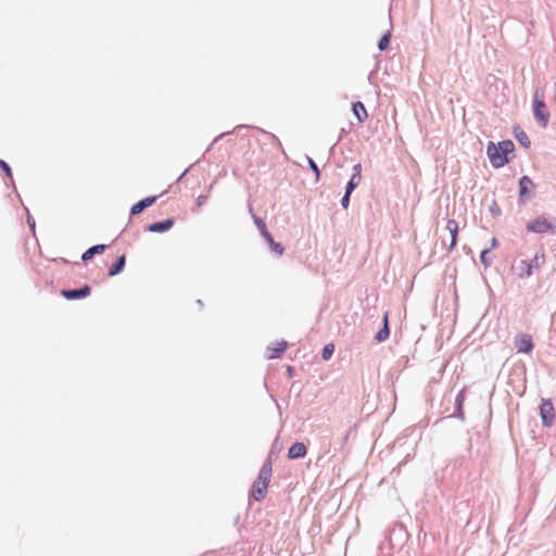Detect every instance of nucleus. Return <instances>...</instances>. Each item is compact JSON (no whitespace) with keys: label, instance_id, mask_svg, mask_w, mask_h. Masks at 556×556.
<instances>
[{"label":"nucleus","instance_id":"nucleus-34","mask_svg":"<svg viewBox=\"0 0 556 556\" xmlns=\"http://www.w3.org/2000/svg\"><path fill=\"white\" fill-rule=\"evenodd\" d=\"M229 134H230V131H226V132L220 134L218 137H216V138L213 140V142L208 146V148L206 149V151H208V150L212 148V146H213L215 142H217V141H218V139H220V138H223V137H225V136H227V135H229Z\"/></svg>","mask_w":556,"mask_h":556},{"label":"nucleus","instance_id":"nucleus-4","mask_svg":"<svg viewBox=\"0 0 556 556\" xmlns=\"http://www.w3.org/2000/svg\"><path fill=\"white\" fill-rule=\"evenodd\" d=\"M532 112L538 124L545 128L548 125L551 115L544 100V94L539 89L533 93Z\"/></svg>","mask_w":556,"mask_h":556},{"label":"nucleus","instance_id":"nucleus-9","mask_svg":"<svg viewBox=\"0 0 556 556\" xmlns=\"http://www.w3.org/2000/svg\"><path fill=\"white\" fill-rule=\"evenodd\" d=\"M60 294L67 301L83 300L91 294V287L85 283L79 288L62 289Z\"/></svg>","mask_w":556,"mask_h":556},{"label":"nucleus","instance_id":"nucleus-5","mask_svg":"<svg viewBox=\"0 0 556 556\" xmlns=\"http://www.w3.org/2000/svg\"><path fill=\"white\" fill-rule=\"evenodd\" d=\"M526 230L538 235H556V218L549 220L545 215H540L527 223Z\"/></svg>","mask_w":556,"mask_h":556},{"label":"nucleus","instance_id":"nucleus-27","mask_svg":"<svg viewBox=\"0 0 556 556\" xmlns=\"http://www.w3.org/2000/svg\"><path fill=\"white\" fill-rule=\"evenodd\" d=\"M334 353V345L332 343H328L326 345H324L323 350H321V359L324 361H329L332 355Z\"/></svg>","mask_w":556,"mask_h":556},{"label":"nucleus","instance_id":"nucleus-23","mask_svg":"<svg viewBox=\"0 0 556 556\" xmlns=\"http://www.w3.org/2000/svg\"><path fill=\"white\" fill-rule=\"evenodd\" d=\"M480 262L482 263L483 267L486 269L489 268L493 263V256L491 255V249H483L480 253Z\"/></svg>","mask_w":556,"mask_h":556},{"label":"nucleus","instance_id":"nucleus-1","mask_svg":"<svg viewBox=\"0 0 556 556\" xmlns=\"http://www.w3.org/2000/svg\"><path fill=\"white\" fill-rule=\"evenodd\" d=\"M515 151V143L510 139L502 140L497 143L489 141L486 144V155L491 165L498 169L509 163V154Z\"/></svg>","mask_w":556,"mask_h":556},{"label":"nucleus","instance_id":"nucleus-26","mask_svg":"<svg viewBox=\"0 0 556 556\" xmlns=\"http://www.w3.org/2000/svg\"><path fill=\"white\" fill-rule=\"evenodd\" d=\"M306 161L309 169L314 173L315 180L318 181L321 176L320 168L318 167L317 163L308 155H306Z\"/></svg>","mask_w":556,"mask_h":556},{"label":"nucleus","instance_id":"nucleus-35","mask_svg":"<svg viewBox=\"0 0 556 556\" xmlns=\"http://www.w3.org/2000/svg\"><path fill=\"white\" fill-rule=\"evenodd\" d=\"M286 372H287L288 377L292 378L294 376V374H295V369H294L293 366L288 365Z\"/></svg>","mask_w":556,"mask_h":556},{"label":"nucleus","instance_id":"nucleus-20","mask_svg":"<svg viewBox=\"0 0 556 556\" xmlns=\"http://www.w3.org/2000/svg\"><path fill=\"white\" fill-rule=\"evenodd\" d=\"M446 228L451 235V242L448 247V251H452L457 244V235H458V223L455 219H448L446 224Z\"/></svg>","mask_w":556,"mask_h":556},{"label":"nucleus","instance_id":"nucleus-15","mask_svg":"<svg viewBox=\"0 0 556 556\" xmlns=\"http://www.w3.org/2000/svg\"><path fill=\"white\" fill-rule=\"evenodd\" d=\"M287 348H288V342L285 340L277 342L274 346H267L268 354L266 355V358L267 359L280 358Z\"/></svg>","mask_w":556,"mask_h":556},{"label":"nucleus","instance_id":"nucleus-30","mask_svg":"<svg viewBox=\"0 0 556 556\" xmlns=\"http://www.w3.org/2000/svg\"><path fill=\"white\" fill-rule=\"evenodd\" d=\"M351 195H352V193L344 191V193L340 200V204H341L342 208H344V210L349 208L350 202H351Z\"/></svg>","mask_w":556,"mask_h":556},{"label":"nucleus","instance_id":"nucleus-21","mask_svg":"<svg viewBox=\"0 0 556 556\" xmlns=\"http://www.w3.org/2000/svg\"><path fill=\"white\" fill-rule=\"evenodd\" d=\"M0 169L2 170L4 176L8 179H10L12 188L16 191V186H15V181L13 178V172H12L10 164L8 162H5L4 160L0 159Z\"/></svg>","mask_w":556,"mask_h":556},{"label":"nucleus","instance_id":"nucleus-31","mask_svg":"<svg viewBox=\"0 0 556 556\" xmlns=\"http://www.w3.org/2000/svg\"><path fill=\"white\" fill-rule=\"evenodd\" d=\"M27 225L29 227V229L35 232V228H36V222H35V218L30 215V213L27 211Z\"/></svg>","mask_w":556,"mask_h":556},{"label":"nucleus","instance_id":"nucleus-39","mask_svg":"<svg viewBox=\"0 0 556 556\" xmlns=\"http://www.w3.org/2000/svg\"><path fill=\"white\" fill-rule=\"evenodd\" d=\"M248 128H252V126H249V125H245V124H241V125L236 126L235 129H239L240 130V129H248Z\"/></svg>","mask_w":556,"mask_h":556},{"label":"nucleus","instance_id":"nucleus-28","mask_svg":"<svg viewBox=\"0 0 556 556\" xmlns=\"http://www.w3.org/2000/svg\"><path fill=\"white\" fill-rule=\"evenodd\" d=\"M489 212L493 218H498L502 215V210L496 200H493L489 206Z\"/></svg>","mask_w":556,"mask_h":556},{"label":"nucleus","instance_id":"nucleus-13","mask_svg":"<svg viewBox=\"0 0 556 556\" xmlns=\"http://www.w3.org/2000/svg\"><path fill=\"white\" fill-rule=\"evenodd\" d=\"M515 345L518 353H530L534 348L531 336L527 333L518 334Z\"/></svg>","mask_w":556,"mask_h":556},{"label":"nucleus","instance_id":"nucleus-29","mask_svg":"<svg viewBox=\"0 0 556 556\" xmlns=\"http://www.w3.org/2000/svg\"><path fill=\"white\" fill-rule=\"evenodd\" d=\"M260 131H261L262 134L266 135V136L271 140V143H273V144H274L278 150H281V151H282V144H281V142H280L279 138H278L276 135H274V134H271V132H268V131H266V130H264V129H260Z\"/></svg>","mask_w":556,"mask_h":556},{"label":"nucleus","instance_id":"nucleus-7","mask_svg":"<svg viewBox=\"0 0 556 556\" xmlns=\"http://www.w3.org/2000/svg\"><path fill=\"white\" fill-rule=\"evenodd\" d=\"M534 186L533 180L528 175H522L518 180V204L526 205L530 200L535 197V193L531 190Z\"/></svg>","mask_w":556,"mask_h":556},{"label":"nucleus","instance_id":"nucleus-25","mask_svg":"<svg viewBox=\"0 0 556 556\" xmlns=\"http://www.w3.org/2000/svg\"><path fill=\"white\" fill-rule=\"evenodd\" d=\"M391 41V30H387L378 40L377 47L380 51H384L389 48Z\"/></svg>","mask_w":556,"mask_h":556},{"label":"nucleus","instance_id":"nucleus-17","mask_svg":"<svg viewBox=\"0 0 556 556\" xmlns=\"http://www.w3.org/2000/svg\"><path fill=\"white\" fill-rule=\"evenodd\" d=\"M106 250V244L99 243L91 245L81 254V261L88 262L92 260L96 255L102 254Z\"/></svg>","mask_w":556,"mask_h":556},{"label":"nucleus","instance_id":"nucleus-11","mask_svg":"<svg viewBox=\"0 0 556 556\" xmlns=\"http://www.w3.org/2000/svg\"><path fill=\"white\" fill-rule=\"evenodd\" d=\"M175 219L168 217L162 220L150 223L146 226L144 230L148 232L164 233L173 228Z\"/></svg>","mask_w":556,"mask_h":556},{"label":"nucleus","instance_id":"nucleus-33","mask_svg":"<svg viewBox=\"0 0 556 556\" xmlns=\"http://www.w3.org/2000/svg\"><path fill=\"white\" fill-rule=\"evenodd\" d=\"M207 198L208 197L206 194H200L195 200L197 205L202 206L207 201Z\"/></svg>","mask_w":556,"mask_h":556},{"label":"nucleus","instance_id":"nucleus-16","mask_svg":"<svg viewBox=\"0 0 556 556\" xmlns=\"http://www.w3.org/2000/svg\"><path fill=\"white\" fill-rule=\"evenodd\" d=\"M126 266V255L122 254L116 257V260L113 262V264L108 269V276L114 277L119 275Z\"/></svg>","mask_w":556,"mask_h":556},{"label":"nucleus","instance_id":"nucleus-18","mask_svg":"<svg viewBox=\"0 0 556 556\" xmlns=\"http://www.w3.org/2000/svg\"><path fill=\"white\" fill-rule=\"evenodd\" d=\"M352 112L358 123H364L368 118V112L366 106L362 101H356L352 103Z\"/></svg>","mask_w":556,"mask_h":556},{"label":"nucleus","instance_id":"nucleus-10","mask_svg":"<svg viewBox=\"0 0 556 556\" xmlns=\"http://www.w3.org/2000/svg\"><path fill=\"white\" fill-rule=\"evenodd\" d=\"M466 390L467 388L464 387L457 392L454 401V412L448 415L447 418H455L462 421L465 420L464 403L466 400Z\"/></svg>","mask_w":556,"mask_h":556},{"label":"nucleus","instance_id":"nucleus-22","mask_svg":"<svg viewBox=\"0 0 556 556\" xmlns=\"http://www.w3.org/2000/svg\"><path fill=\"white\" fill-rule=\"evenodd\" d=\"M390 325H382L381 328L376 332L375 340L378 343L384 342L390 337Z\"/></svg>","mask_w":556,"mask_h":556},{"label":"nucleus","instance_id":"nucleus-12","mask_svg":"<svg viewBox=\"0 0 556 556\" xmlns=\"http://www.w3.org/2000/svg\"><path fill=\"white\" fill-rule=\"evenodd\" d=\"M156 200H157V195H149V197H146V198L139 200L130 207V211H129L130 216L139 215L146 208L153 205L156 202Z\"/></svg>","mask_w":556,"mask_h":556},{"label":"nucleus","instance_id":"nucleus-37","mask_svg":"<svg viewBox=\"0 0 556 556\" xmlns=\"http://www.w3.org/2000/svg\"><path fill=\"white\" fill-rule=\"evenodd\" d=\"M497 247H498V241H497V239L495 237H493L491 239V244H490V247L488 249H491V251H492L493 249H495Z\"/></svg>","mask_w":556,"mask_h":556},{"label":"nucleus","instance_id":"nucleus-32","mask_svg":"<svg viewBox=\"0 0 556 556\" xmlns=\"http://www.w3.org/2000/svg\"><path fill=\"white\" fill-rule=\"evenodd\" d=\"M352 176H362V164L361 163H356L354 166H353V174Z\"/></svg>","mask_w":556,"mask_h":556},{"label":"nucleus","instance_id":"nucleus-38","mask_svg":"<svg viewBox=\"0 0 556 556\" xmlns=\"http://www.w3.org/2000/svg\"><path fill=\"white\" fill-rule=\"evenodd\" d=\"M382 325H389V313L386 312L382 317Z\"/></svg>","mask_w":556,"mask_h":556},{"label":"nucleus","instance_id":"nucleus-8","mask_svg":"<svg viewBox=\"0 0 556 556\" xmlns=\"http://www.w3.org/2000/svg\"><path fill=\"white\" fill-rule=\"evenodd\" d=\"M539 415L541 417L542 426L545 428L552 427L555 420V409L551 399H542L539 406Z\"/></svg>","mask_w":556,"mask_h":556},{"label":"nucleus","instance_id":"nucleus-24","mask_svg":"<svg viewBox=\"0 0 556 556\" xmlns=\"http://www.w3.org/2000/svg\"><path fill=\"white\" fill-rule=\"evenodd\" d=\"M361 180H362V176H358V177L351 176L345 185L344 191L349 192V193H353L354 190L359 186Z\"/></svg>","mask_w":556,"mask_h":556},{"label":"nucleus","instance_id":"nucleus-2","mask_svg":"<svg viewBox=\"0 0 556 556\" xmlns=\"http://www.w3.org/2000/svg\"><path fill=\"white\" fill-rule=\"evenodd\" d=\"M271 475H273V462H271V457L268 456L264 460V463L260 469V472L257 475L256 480L251 485V489L249 492V496L251 500H253L254 502H262L265 498L267 490H268V485L270 482Z\"/></svg>","mask_w":556,"mask_h":556},{"label":"nucleus","instance_id":"nucleus-40","mask_svg":"<svg viewBox=\"0 0 556 556\" xmlns=\"http://www.w3.org/2000/svg\"><path fill=\"white\" fill-rule=\"evenodd\" d=\"M197 304H198L200 307H203V302H202V300H198V301H197Z\"/></svg>","mask_w":556,"mask_h":556},{"label":"nucleus","instance_id":"nucleus-19","mask_svg":"<svg viewBox=\"0 0 556 556\" xmlns=\"http://www.w3.org/2000/svg\"><path fill=\"white\" fill-rule=\"evenodd\" d=\"M513 132H514L515 139L518 141V143L522 148H525V149H529L530 148L531 140L528 137V135L526 134V131L519 125L514 127Z\"/></svg>","mask_w":556,"mask_h":556},{"label":"nucleus","instance_id":"nucleus-14","mask_svg":"<svg viewBox=\"0 0 556 556\" xmlns=\"http://www.w3.org/2000/svg\"><path fill=\"white\" fill-rule=\"evenodd\" d=\"M307 454V446L303 442H294L289 448L287 453V457L289 459H301L304 458Z\"/></svg>","mask_w":556,"mask_h":556},{"label":"nucleus","instance_id":"nucleus-3","mask_svg":"<svg viewBox=\"0 0 556 556\" xmlns=\"http://www.w3.org/2000/svg\"><path fill=\"white\" fill-rule=\"evenodd\" d=\"M249 211L251 213L252 219L260 231V235L265 240V242L268 245V249L270 253H273L275 256H281L285 251V247L280 242H276L273 235L269 232L266 222L264 218L257 216L254 212L252 206H249Z\"/></svg>","mask_w":556,"mask_h":556},{"label":"nucleus","instance_id":"nucleus-36","mask_svg":"<svg viewBox=\"0 0 556 556\" xmlns=\"http://www.w3.org/2000/svg\"><path fill=\"white\" fill-rule=\"evenodd\" d=\"M190 170V167H187L180 175L179 177L176 179V184L180 182L184 177L188 174V172Z\"/></svg>","mask_w":556,"mask_h":556},{"label":"nucleus","instance_id":"nucleus-6","mask_svg":"<svg viewBox=\"0 0 556 556\" xmlns=\"http://www.w3.org/2000/svg\"><path fill=\"white\" fill-rule=\"evenodd\" d=\"M545 263V255L543 252H536L530 261H520L518 274L519 278H529L533 275L534 269H539Z\"/></svg>","mask_w":556,"mask_h":556}]
</instances>
